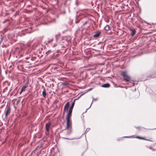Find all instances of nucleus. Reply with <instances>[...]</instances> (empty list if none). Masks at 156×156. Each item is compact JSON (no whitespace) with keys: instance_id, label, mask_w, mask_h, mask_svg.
<instances>
[{"instance_id":"423d86ee","label":"nucleus","mask_w":156,"mask_h":156,"mask_svg":"<svg viewBox=\"0 0 156 156\" xmlns=\"http://www.w3.org/2000/svg\"><path fill=\"white\" fill-rule=\"evenodd\" d=\"M51 124L50 123H48L46 124L45 125V129L48 132L49 130V127Z\"/></svg>"},{"instance_id":"412c9836","label":"nucleus","mask_w":156,"mask_h":156,"mask_svg":"<svg viewBox=\"0 0 156 156\" xmlns=\"http://www.w3.org/2000/svg\"><path fill=\"white\" fill-rule=\"evenodd\" d=\"M125 137H130V136H126Z\"/></svg>"},{"instance_id":"0eeeda50","label":"nucleus","mask_w":156,"mask_h":156,"mask_svg":"<svg viewBox=\"0 0 156 156\" xmlns=\"http://www.w3.org/2000/svg\"><path fill=\"white\" fill-rule=\"evenodd\" d=\"M123 79L126 81H129L130 80V77L129 76H128L125 77H124Z\"/></svg>"},{"instance_id":"f8f14e48","label":"nucleus","mask_w":156,"mask_h":156,"mask_svg":"<svg viewBox=\"0 0 156 156\" xmlns=\"http://www.w3.org/2000/svg\"><path fill=\"white\" fill-rule=\"evenodd\" d=\"M110 27L108 25H107L104 27V29L105 30L108 31L109 30Z\"/></svg>"},{"instance_id":"6e6552de","label":"nucleus","mask_w":156,"mask_h":156,"mask_svg":"<svg viewBox=\"0 0 156 156\" xmlns=\"http://www.w3.org/2000/svg\"><path fill=\"white\" fill-rule=\"evenodd\" d=\"M110 86V85L108 83L104 84L102 85V87H108Z\"/></svg>"},{"instance_id":"6ab92c4d","label":"nucleus","mask_w":156,"mask_h":156,"mask_svg":"<svg viewBox=\"0 0 156 156\" xmlns=\"http://www.w3.org/2000/svg\"><path fill=\"white\" fill-rule=\"evenodd\" d=\"M57 44H55V45H53V47H55L56 45H57Z\"/></svg>"},{"instance_id":"f257e3e1","label":"nucleus","mask_w":156,"mask_h":156,"mask_svg":"<svg viewBox=\"0 0 156 156\" xmlns=\"http://www.w3.org/2000/svg\"><path fill=\"white\" fill-rule=\"evenodd\" d=\"M72 129V122L70 119H66V129Z\"/></svg>"},{"instance_id":"f03ea898","label":"nucleus","mask_w":156,"mask_h":156,"mask_svg":"<svg viewBox=\"0 0 156 156\" xmlns=\"http://www.w3.org/2000/svg\"><path fill=\"white\" fill-rule=\"evenodd\" d=\"M69 107V102H67L65 105L64 107V111L67 112Z\"/></svg>"},{"instance_id":"a878e982","label":"nucleus","mask_w":156,"mask_h":156,"mask_svg":"<svg viewBox=\"0 0 156 156\" xmlns=\"http://www.w3.org/2000/svg\"><path fill=\"white\" fill-rule=\"evenodd\" d=\"M92 103H93V102H92L91 103V104L90 105H91L92 104Z\"/></svg>"},{"instance_id":"2eb2a0df","label":"nucleus","mask_w":156,"mask_h":156,"mask_svg":"<svg viewBox=\"0 0 156 156\" xmlns=\"http://www.w3.org/2000/svg\"><path fill=\"white\" fill-rule=\"evenodd\" d=\"M27 87L26 86H24L21 89V92H22L23 91H25V89Z\"/></svg>"},{"instance_id":"20e7f679","label":"nucleus","mask_w":156,"mask_h":156,"mask_svg":"<svg viewBox=\"0 0 156 156\" xmlns=\"http://www.w3.org/2000/svg\"><path fill=\"white\" fill-rule=\"evenodd\" d=\"M73 110L69 109V111L66 117V119H70V117L71 116V114Z\"/></svg>"},{"instance_id":"9d476101","label":"nucleus","mask_w":156,"mask_h":156,"mask_svg":"<svg viewBox=\"0 0 156 156\" xmlns=\"http://www.w3.org/2000/svg\"><path fill=\"white\" fill-rule=\"evenodd\" d=\"M76 99H74L73 102L72 103V104L71 107H70L69 109L73 110V107L75 104V102Z\"/></svg>"},{"instance_id":"dca6fc26","label":"nucleus","mask_w":156,"mask_h":156,"mask_svg":"<svg viewBox=\"0 0 156 156\" xmlns=\"http://www.w3.org/2000/svg\"><path fill=\"white\" fill-rule=\"evenodd\" d=\"M59 35H56V36L55 37H56V41H57V38L59 37Z\"/></svg>"},{"instance_id":"aec40b11","label":"nucleus","mask_w":156,"mask_h":156,"mask_svg":"<svg viewBox=\"0 0 156 156\" xmlns=\"http://www.w3.org/2000/svg\"><path fill=\"white\" fill-rule=\"evenodd\" d=\"M52 40H51L50 41H49V42H51V41H52Z\"/></svg>"},{"instance_id":"f3484780","label":"nucleus","mask_w":156,"mask_h":156,"mask_svg":"<svg viewBox=\"0 0 156 156\" xmlns=\"http://www.w3.org/2000/svg\"><path fill=\"white\" fill-rule=\"evenodd\" d=\"M149 148H150V149H151V150H154V149L153 148H152V147H150Z\"/></svg>"},{"instance_id":"4468645a","label":"nucleus","mask_w":156,"mask_h":156,"mask_svg":"<svg viewBox=\"0 0 156 156\" xmlns=\"http://www.w3.org/2000/svg\"><path fill=\"white\" fill-rule=\"evenodd\" d=\"M122 75L124 77H125L128 76V75H127L126 72H122Z\"/></svg>"},{"instance_id":"4be33fe9","label":"nucleus","mask_w":156,"mask_h":156,"mask_svg":"<svg viewBox=\"0 0 156 156\" xmlns=\"http://www.w3.org/2000/svg\"><path fill=\"white\" fill-rule=\"evenodd\" d=\"M92 103H93V102H92L91 103V104L90 105H91L92 104Z\"/></svg>"},{"instance_id":"ddd939ff","label":"nucleus","mask_w":156,"mask_h":156,"mask_svg":"<svg viewBox=\"0 0 156 156\" xmlns=\"http://www.w3.org/2000/svg\"><path fill=\"white\" fill-rule=\"evenodd\" d=\"M131 30L132 31V36H133L136 33V31L135 29H131Z\"/></svg>"},{"instance_id":"1a4fd4ad","label":"nucleus","mask_w":156,"mask_h":156,"mask_svg":"<svg viewBox=\"0 0 156 156\" xmlns=\"http://www.w3.org/2000/svg\"><path fill=\"white\" fill-rule=\"evenodd\" d=\"M67 131L66 133V135H69L72 132V129H67Z\"/></svg>"},{"instance_id":"a211bd4d","label":"nucleus","mask_w":156,"mask_h":156,"mask_svg":"<svg viewBox=\"0 0 156 156\" xmlns=\"http://www.w3.org/2000/svg\"><path fill=\"white\" fill-rule=\"evenodd\" d=\"M137 138H140V139H144V138H141V137H139V136H137Z\"/></svg>"},{"instance_id":"b1692460","label":"nucleus","mask_w":156,"mask_h":156,"mask_svg":"<svg viewBox=\"0 0 156 156\" xmlns=\"http://www.w3.org/2000/svg\"><path fill=\"white\" fill-rule=\"evenodd\" d=\"M92 103H93V102H92L91 103V104L90 105H91L92 104Z\"/></svg>"},{"instance_id":"bb28decb","label":"nucleus","mask_w":156,"mask_h":156,"mask_svg":"<svg viewBox=\"0 0 156 156\" xmlns=\"http://www.w3.org/2000/svg\"><path fill=\"white\" fill-rule=\"evenodd\" d=\"M22 93V92H21V91H20V94H21V93Z\"/></svg>"},{"instance_id":"9b49d317","label":"nucleus","mask_w":156,"mask_h":156,"mask_svg":"<svg viewBox=\"0 0 156 156\" xmlns=\"http://www.w3.org/2000/svg\"><path fill=\"white\" fill-rule=\"evenodd\" d=\"M42 94L44 97H45L46 96V92L45 91V90L44 89L42 92Z\"/></svg>"},{"instance_id":"7ed1b4c3","label":"nucleus","mask_w":156,"mask_h":156,"mask_svg":"<svg viewBox=\"0 0 156 156\" xmlns=\"http://www.w3.org/2000/svg\"><path fill=\"white\" fill-rule=\"evenodd\" d=\"M101 34L100 31H98L95 33V34L93 35V37L94 38H97L99 37Z\"/></svg>"},{"instance_id":"5701e85b","label":"nucleus","mask_w":156,"mask_h":156,"mask_svg":"<svg viewBox=\"0 0 156 156\" xmlns=\"http://www.w3.org/2000/svg\"><path fill=\"white\" fill-rule=\"evenodd\" d=\"M92 103H93V102H92L91 103V104L90 105H91L92 104Z\"/></svg>"},{"instance_id":"393cba45","label":"nucleus","mask_w":156,"mask_h":156,"mask_svg":"<svg viewBox=\"0 0 156 156\" xmlns=\"http://www.w3.org/2000/svg\"><path fill=\"white\" fill-rule=\"evenodd\" d=\"M92 103H93V102H92L91 103V104L90 105H91L92 104Z\"/></svg>"},{"instance_id":"39448f33","label":"nucleus","mask_w":156,"mask_h":156,"mask_svg":"<svg viewBox=\"0 0 156 156\" xmlns=\"http://www.w3.org/2000/svg\"><path fill=\"white\" fill-rule=\"evenodd\" d=\"M11 109L10 108H8L6 110L5 112V117H7L8 115L10 113Z\"/></svg>"}]
</instances>
